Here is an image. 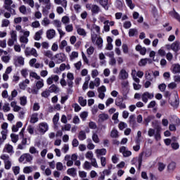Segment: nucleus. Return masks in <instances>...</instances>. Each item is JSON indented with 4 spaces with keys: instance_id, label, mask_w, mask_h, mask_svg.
<instances>
[{
    "instance_id": "f3484780",
    "label": "nucleus",
    "mask_w": 180,
    "mask_h": 180,
    "mask_svg": "<svg viewBox=\"0 0 180 180\" xmlns=\"http://www.w3.org/2000/svg\"><path fill=\"white\" fill-rule=\"evenodd\" d=\"M107 150L105 148H101V149H96L95 150V154L97 157V158H100L103 155H106Z\"/></svg>"
},
{
    "instance_id": "0eeeda50",
    "label": "nucleus",
    "mask_w": 180,
    "mask_h": 180,
    "mask_svg": "<svg viewBox=\"0 0 180 180\" xmlns=\"http://www.w3.org/2000/svg\"><path fill=\"white\" fill-rule=\"evenodd\" d=\"M32 160H33V156H32V155H30V153H25L22 155L19 158L20 162H23L24 161H26L27 162H30Z\"/></svg>"
},
{
    "instance_id": "c03bdc74",
    "label": "nucleus",
    "mask_w": 180,
    "mask_h": 180,
    "mask_svg": "<svg viewBox=\"0 0 180 180\" xmlns=\"http://www.w3.org/2000/svg\"><path fill=\"white\" fill-rule=\"evenodd\" d=\"M20 104L21 106H26L27 105V97L26 96L20 98Z\"/></svg>"
},
{
    "instance_id": "9d476101",
    "label": "nucleus",
    "mask_w": 180,
    "mask_h": 180,
    "mask_svg": "<svg viewBox=\"0 0 180 180\" xmlns=\"http://www.w3.org/2000/svg\"><path fill=\"white\" fill-rule=\"evenodd\" d=\"M49 130V124L46 122H41L39 124V131L44 134Z\"/></svg>"
},
{
    "instance_id": "bb28decb",
    "label": "nucleus",
    "mask_w": 180,
    "mask_h": 180,
    "mask_svg": "<svg viewBox=\"0 0 180 180\" xmlns=\"http://www.w3.org/2000/svg\"><path fill=\"white\" fill-rule=\"evenodd\" d=\"M48 91L51 93L58 94V92H60V88L56 84H52Z\"/></svg>"
},
{
    "instance_id": "72a5a7b5",
    "label": "nucleus",
    "mask_w": 180,
    "mask_h": 180,
    "mask_svg": "<svg viewBox=\"0 0 180 180\" xmlns=\"http://www.w3.org/2000/svg\"><path fill=\"white\" fill-rule=\"evenodd\" d=\"M129 124H131V126H132V127H134L136 126V116L134 115H131L129 116Z\"/></svg>"
},
{
    "instance_id": "7ed1b4c3",
    "label": "nucleus",
    "mask_w": 180,
    "mask_h": 180,
    "mask_svg": "<svg viewBox=\"0 0 180 180\" xmlns=\"http://www.w3.org/2000/svg\"><path fill=\"white\" fill-rule=\"evenodd\" d=\"M86 8L88 11H91L93 15H98L101 12V7L96 4H87Z\"/></svg>"
},
{
    "instance_id": "f8f14e48",
    "label": "nucleus",
    "mask_w": 180,
    "mask_h": 180,
    "mask_svg": "<svg viewBox=\"0 0 180 180\" xmlns=\"http://www.w3.org/2000/svg\"><path fill=\"white\" fill-rule=\"evenodd\" d=\"M115 105L118 106L120 109H126V104L123 103V98L122 97H117L115 99Z\"/></svg>"
},
{
    "instance_id": "a878e982",
    "label": "nucleus",
    "mask_w": 180,
    "mask_h": 180,
    "mask_svg": "<svg viewBox=\"0 0 180 180\" xmlns=\"http://www.w3.org/2000/svg\"><path fill=\"white\" fill-rule=\"evenodd\" d=\"M172 72L173 74H179L180 73V65L179 64H174L172 65L171 68Z\"/></svg>"
},
{
    "instance_id": "69168bd1",
    "label": "nucleus",
    "mask_w": 180,
    "mask_h": 180,
    "mask_svg": "<svg viewBox=\"0 0 180 180\" xmlns=\"http://www.w3.org/2000/svg\"><path fill=\"white\" fill-rule=\"evenodd\" d=\"M85 158L87 160H92L94 158V153L92 151H88L85 154Z\"/></svg>"
},
{
    "instance_id": "473e14b6",
    "label": "nucleus",
    "mask_w": 180,
    "mask_h": 180,
    "mask_svg": "<svg viewBox=\"0 0 180 180\" xmlns=\"http://www.w3.org/2000/svg\"><path fill=\"white\" fill-rule=\"evenodd\" d=\"M39 4H43L46 6V9H51V3L50 0H38Z\"/></svg>"
},
{
    "instance_id": "9b49d317",
    "label": "nucleus",
    "mask_w": 180,
    "mask_h": 180,
    "mask_svg": "<svg viewBox=\"0 0 180 180\" xmlns=\"http://www.w3.org/2000/svg\"><path fill=\"white\" fill-rule=\"evenodd\" d=\"M141 98L143 102H144V103H147V102H148V99H153V98H154V94L146 91L142 94Z\"/></svg>"
},
{
    "instance_id": "8fccbe9b",
    "label": "nucleus",
    "mask_w": 180,
    "mask_h": 180,
    "mask_svg": "<svg viewBox=\"0 0 180 180\" xmlns=\"http://www.w3.org/2000/svg\"><path fill=\"white\" fill-rule=\"evenodd\" d=\"M11 38L13 40H15L18 41V33L15 30H11L10 32Z\"/></svg>"
},
{
    "instance_id": "f704fd0d",
    "label": "nucleus",
    "mask_w": 180,
    "mask_h": 180,
    "mask_svg": "<svg viewBox=\"0 0 180 180\" xmlns=\"http://www.w3.org/2000/svg\"><path fill=\"white\" fill-rule=\"evenodd\" d=\"M96 39V41H95L96 46H98V49H102L103 46V39L101 37H97Z\"/></svg>"
},
{
    "instance_id": "338daca9",
    "label": "nucleus",
    "mask_w": 180,
    "mask_h": 180,
    "mask_svg": "<svg viewBox=\"0 0 180 180\" xmlns=\"http://www.w3.org/2000/svg\"><path fill=\"white\" fill-rule=\"evenodd\" d=\"M24 174H30V172H33V168L30 166L25 167L23 169Z\"/></svg>"
},
{
    "instance_id": "052dcab7",
    "label": "nucleus",
    "mask_w": 180,
    "mask_h": 180,
    "mask_svg": "<svg viewBox=\"0 0 180 180\" xmlns=\"http://www.w3.org/2000/svg\"><path fill=\"white\" fill-rule=\"evenodd\" d=\"M91 165V167H94V168H99V166L98 165V162L96 161V158H94L93 159L90 160Z\"/></svg>"
},
{
    "instance_id": "6ab92c4d",
    "label": "nucleus",
    "mask_w": 180,
    "mask_h": 180,
    "mask_svg": "<svg viewBox=\"0 0 180 180\" xmlns=\"http://www.w3.org/2000/svg\"><path fill=\"white\" fill-rule=\"evenodd\" d=\"M120 79H127L129 78V73L127 72L126 70L122 69L119 73Z\"/></svg>"
},
{
    "instance_id": "7c9ffc66",
    "label": "nucleus",
    "mask_w": 180,
    "mask_h": 180,
    "mask_svg": "<svg viewBox=\"0 0 180 180\" xmlns=\"http://www.w3.org/2000/svg\"><path fill=\"white\" fill-rule=\"evenodd\" d=\"M131 75L132 77V79L135 82H136V84H140V79H139V77L136 76L137 75V71H136V70L134 69L131 70Z\"/></svg>"
},
{
    "instance_id": "e2e57ef3",
    "label": "nucleus",
    "mask_w": 180,
    "mask_h": 180,
    "mask_svg": "<svg viewBox=\"0 0 180 180\" xmlns=\"http://www.w3.org/2000/svg\"><path fill=\"white\" fill-rule=\"evenodd\" d=\"M41 25L42 26H49V25H50V20L49 19V18L45 17L42 21H41Z\"/></svg>"
},
{
    "instance_id": "bf43d9fd",
    "label": "nucleus",
    "mask_w": 180,
    "mask_h": 180,
    "mask_svg": "<svg viewBox=\"0 0 180 180\" xmlns=\"http://www.w3.org/2000/svg\"><path fill=\"white\" fill-rule=\"evenodd\" d=\"M79 53L77 51H72V53L70 55V60L72 61L75 60V58H78Z\"/></svg>"
},
{
    "instance_id": "39448f33",
    "label": "nucleus",
    "mask_w": 180,
    "mask_h": 180,
    "mask_svg": "<svg viewBox=\"0 0 180 180\" xmlns=\"http://www.w3.org/2000/svg\"><path fill=\"white\" fill-rule=\"evenodd\" d=\"M25 54L26 57H30V56H33V57H39L37 51L34 48L27 47L25 50Z\"/></svg>"
},
{
    "instance_id": "e433bc0d",
    "label": "nucleus",
    "mask_w": 180,
    "mask_h": 180,
    "mask_svg": "<svg viewBox=\"0 0 180 180\" xmlns=\"http://www.w3.org/2000/svg\"><path fill=\"white\" fill-rule=\"evenodd\" d=\"M137 34H139V31L137 30V29L136 28L129 29V37L137 36Z\"/></svg>"
},
{
    "instance_id": "423d86ee",
    "label": "nucleus",
    "mask_w": 180,
    "mask_h": 180,
    "mask_svg": "<svg viewBox=\"0 0 180 180\" xmlns=\"http://www.w3.org/2000/svg\"><path fill=\"white\" fill-rule=\"evenodd\" d=\"M53 60L56 64H61V63L65 61V55L61 53H57L53 56Z\"/></svg>"
},
{
    "instance_id": "c756f323",
    "label": "nucleus",
    "mask_w": 180,
    "mask_h": 180,
    "mask_svg": "<svg viewBox=\"0 0 180 180\" xmlns=\"http://www.w3.org/2000/svg\"><path fill=\"white\" fill-rule=\"evenodd\" d=\"M1 134L2 136L0 137V146H2V144H4V143L5 142V140H6V137L8 136L7 131H1Z\"/></svg>"
},
{
    "instance_id": "0e129e2a",
    "label": "nucleus",
    "mask_w": 180,
    "mask_h": 180,
    "mask_svg": "<svg viewBox=\"0 0 180 180\" xmlns=\"http://www.w3.org/2000/svg\"><path fill=\"white\" fill-rule=\"evenodd\" d=\"M92 140L96 144H98L101 141V140L99 139V136H98V134H96V133L93 134V135H92Z\"/></svg>"
},
{
    "instance_id": "4d7b16f0",
    "label": "nucleus",
    "mask_w": 180,
    "mask_h": 180,
    "mask_svg": "<svg viewBox=\"0 0 180 180\" xmlns=\"http://www.w3.org/2000/svg\"><path fill=\"white\" fill-rule=\"evenodd\" d=\"M30 78H34V79H37V81L40 79L41 77H40V75H37L36 72H30Z\"/></svg>"
},
{
    "instance_id": "a19ab883",
    "label": "nucleus",
    "mask_w": 180,
    "mask_h": 180,
    "mask_svg": "<svg viewBox=\"0 0 180 180\" xmlns=\"http://www.w3.org/2000/svg\"><path fill=\"white\" fill-rule=\"evenodd\" d=\"M148 61H150L149 58L141 59L138 63V65H139V67H145V65H147V63H148Z\"/></svg>"
},
{
    "instance_id": "a18cd8bd",
    "label": "nucleus",
    "mask_w": 180,
    "mask_h": 180,
    "mask_svg": "<svg viewBox=\"0 0 180 180\" xmlns=\"http://www.w3.org/2000/svg\"><path fill=\"white\" fill-rule=\"evenodd\" d=\"M11 26V21L6 18L1 20V27H8Z\"/></svg>"
},
{
    "instance_id": "dca6fc26",
    "label": "nucleus",
    "mask_w": 180,
    "mask_h": 180,
    "mask_svg": "<svg viewBox=\"0 0 180 180\" xmlns=\"http://www.w3.org/2000/svg\"><path fill=\"white\" fill-rule=\"evenodd\" d=\"M172 50L174 53H178L180 51V42L179 41H175L171 44Z\"/></svg>"
},
{
    "instance_id": "f03ea898",
    "label": "nucleus",
    "mask_w": 180,
    "mask_h": 180,
    "mask_svg": "<svg viewBox=\"0 0 180 180\" xmlns=\"http://www.w3.org/2000/svg\"><path fill=\"white\" fill-rule=\"evenodd\" d=\"M0 158L4 162L5 169H9L10 168H12V161L11 160L9 155L3 154L0 156Z\"/></svg>"
},
{
    "instance_id": "2eb2a0df",
    "label": "nucleus",
    "mask_w": 180,
    "mask_h": 180,
    "mask_svg": "<svg viewBox=\"0 0 180 180\" xmlns=\"http://www.w3.org/2000/svg\"><path fill=\"white\" fill-rule=\"evenodd\" d=\"M120 153L123 155V157H130L131 155V151L127 150V148L125 146H122L120 148Z\"/></svg>"
},
{
    "instance_id": "09e8293b",
    "label": "nucleus",
    "mask_w": 180,
    "mask_h": 180,
    "mask_svg": "<svg viewBox=\"0 0 180 180\" xmlns=\"http://www.w3.org/2000/svg\"><path fill=\"white\" fill-rule=\"evenodd\" d=\"M25 5H29L30 8H34V0H22Z\"/></svg>"
},
{
    "instance_id": "a211bd4d",
    "label": "nucleus",
    "mask_w": 180,
    "mask_h": 180,
    "mask_svg": "<svg viewBox=\"0 0 180 180\" xmlns=\"http://www.w3.org/2000/svg\"><path fill=\"white\" fill-rule=\"evenodd\" d=\"M3 153H8V154H13V146L11 144H6L3 150Z\"/></svg>"
},
{
    "instance_id": "4c0bfd02",
    "label": "nucleus",
    "mask_w": 180,
    "mask_h": 180,
    "mask_svg": "<svg viewBox=\"0 0 180 180\" xmlns=\"http://www.w3.org/2000/svg\"><path fill=\"white\" fill-rule=\"evenodd\" d=\"M77 34H79V36H83L84 37H85V36H86V31H85V30L84 28L77 27Z\"/></svg>"
},
{
    "instance_id": "680f3d73",
    "label": "nucleus",
    "mask_w": 180,
    "mask_h": 180,
    "mask_svg": "<svg viewBox=\"0 0 180 180\" xmlns=\"http://www.w3.org/2000/svg\"><path fill=\"white\" fill-rule=\"evenodd\" d=\"M11 141H13V143H18L19 140V135L11 134Z\"/></svg>"
},
{
    "instance_id": "f257e3e1",
    "label": "nucleus",
    "mask_w": 180,
    "mask_h": 180,
    "mask_svg": "<svg viewBox=\"0 0 180 180\" xmlns=\"http://www.w3.org/2000/svg\"><path fill=\"white\" fill-rule=\"evenodd\" d=\"M86 28L91 30V39L92 43H95L98 38V34H101V27L96 24H86Z\"/></svg>"
},
{
    "instance_id": "393cba45",
    "label": "nucleus",
    "mask_w": 180,
    "mask_h": 180,
    "mask_svg": "<svg viewBox=\"0 0 180 180\" xmlns=\"http://www.w3.org/2000/svg\"><path fill=\"white\" fill-rule=\"evenodd\" d=\"M54 3L56 5H61V6L65 9L67 8V5L68 4V1H67V0H54Z\"/></svg>"
},
{
    "instance_id": "3c124183",
    "label": "nucleus",
    "mask_w": 180,
    "mask_h": 180,
    "mask_svg": "<svg viewBox=\"0 0 180 180\" xmlns=\"http://www.w3.org/2000/svg\"><path fill=\"white\" fill-rule=\"evenodd\" d=\"M44 56L45 57H47L48 58H50L51 60H53V52L51 51H44Z\"/></svg>"
},
{
    "instance_id": "49530a36",
    "label": "nucleus",
    "mask_w": 180,
    "mask_h": 180,
    "mask_svg": "<svg viewBox=\"0 0 180 180\" xmlns=\"http://www.w3.org/2000/svg\"><path fill=\"white\" fill-rule=\"evenodd\" d=\"M29 153L33 154L34 155H39V150L34 146H31L29 149Z\"/></svg>"
},
{
    "instance_id": "2f4dec72",
    "label": "nucleus",
    "mask_w": 180,
    "mask_h": 180,
    "mask_svg": "<svg viewBox=\"0 0 180 180\" xmlns=\"http://www.w3.org/2000/svg\"><path fill=\"white\" fill-rule=\"evenodd\" d=\"M43 30H39L38 32H37L34 36V39L37 41H39V40L41 39V36H43Z\"/></svg>"
},
{
    "instance_id": "5701e85b",
    "label": "nucleus",
    "mask_w": 180,
    "mask_h": 180,
    "mask_svg": "<svg viewBox=\"0 0 180 180\" xmlns=\"http://www.w3.org/2000/svg\"><path fill=\"white\" fill-rule=\"evenodd\" d=\"M43 86H44V80L43 79L41 78L35 82V88L37 89L38 91L41 89Z\"/></svg>"
},
{
    "instance_id": "c85d7f7f",
    "label": "nucleus",
    "mask_w": 180,
    "mask_h": 180,
    "mask_svg": "<svg viewBox=\"0 0 180 180\" xmlns=\"http://www.w3.org/2000/svg\"><path fill=\"white\" fill-rule=\"evenodd\" d=\"M15 63H18L19 65H25V58L17 56L14 58Z\"/></svg>"
},
{
    "instance_id": "58836bf2",
    "label": "nucleus",
    "mask_w": 180,
    "mask_h": 180,
    "mask_svg": "<svg viewBox=\"0 0 180 180\" xmlns=\"http://www.w3.org/2000/svg\"><path fill=\"white\" fill-rule=\"evenodd\" d=\"M27 91L28 94H32V95H37V94H39V91L36 87H32V88L28 87L27 89Z\"/></svg>"
},
{
    "instance_id": "ddd939ff",
    "label": "nucleus",
    "mask_w": 180,
    "mask_h": 180,
    "mask_svg": "<svg viewBox=\"0 0 180 180\" xmlns=\"http://www.w3.org/2000/svg\"><path fill=\"white\" fill-rule=\"evenodd\" d=\"M67 84L68 86H70V88H72V86H74V74H72V72H68L67 74Z\"/></svg>"
},
{
    "instance_id": "ea45409f",
    "label": "nucleus",
    "mask_w": 180,
    "mask_h": 180,
    "mask_svg": "<svg viewBox=\"0 0 180 180\" xmlns=\"http://www.w3.org/2000/svg\"><path fill=\"white\" fill-rule=\"evenodd\" d=\"M68 175L70 176H75L77 175V169L75 168H70L67 170Z\"/></svg>"
},
{
    "instance_id": "cd10ccee",
    "label": "nucleus",
    "mask_w": 180,
    "mask_h": 180,
    "mask_svg": "<svg viewBox=\"0 0 180 180\" xmlns=\"http://www.w3.org/2000/svg\"><path fill=\"white\" fill-rule=\"evenodd\" d=\"M109 119V115L106 113H102L98 115V122L102 123L103 122H105V120H108Z\"/></svg>"
},
{
    "instance_id": "20e7f679",
    "label": "nucleus",
    "mask_w": 180,
    "mask_h": 180,
    "mask_svg": "<svg viewBox=\"0 0 180 180\" xmlns=\"http://www.w3.org/2000/svg\"><path fill=\"white\" fill-rule=\"evenodd\" d=\"M52 23L53 26L56 27L60 34V37H63V36H65V32H64V31L61 30V27L63 26V24L61 23V21H60V20H54Z\"/></svg>"
},
{
    "instance_id": "de8ad7c7",
    "label": "nucleus",
    "mask_w": 180,
    "mask_h": 180,
    "mask_svg": "<svg viewBox=\"0 0 180 180\" xmlns=\"http://www.w3.org/2000/svg\"><path fill=\"white\" fill-rule=\"evenodd\" d=\"M78 103H79L80 106H86V99L84 98L82 96H79L78 98Z\"/></svg>"
},
{
    "instance_id": "412c9836",
    "label": "nucleus",
    "mask_w": 180,
    "mask_h": 180,
    "mask_svg": "<svg viewBox=\"0 0 180 180\" xmlns=\"http://www.w3.org/2000/svg\"><path fill=\"white\" fill-rule=\"evenodd\" d=\"M27 144V139L23 136L21 143L18 144V150H25Z\"/></svg>"
},
{
    "instance_id": "aec40b11",
    "label": "nucleus",
    "mask_w": 180,
    "mask_h": 180,
    "mask_svg": "<svg viewBox=\"0 0 180 180\" xmlns=\"http://www.w3.org/2000/svg\"><path fill=\"white\" fill-rule=\"evenodd\" d=\"M46 37L49 40L54 39L56 37V30L54 29H51L46 31Z\"/></svg>"
},
{
    "instance_id": "864d4df0",
    "label": "nucleus",
    "mask_w": 180,
    "mask_h": 180,
    "mask_svg": "<svg viewBox=\"0 0 180 180\" xmlns=\"http://www.w3.org/2000/svg\"><path fill=\"white\" fill-rule=\"evenodd\" d=\"M18 96V91L16 89H14L13 91H11V96L8 98V101H13L14 98H16Z\"/></svg>"
},
{
    "instance_id": "1a4fd4ad",
    "label": "nucleus",
    "mask_w": 180,
    "mask_h": 180,
    "mask_svg": "<svg viewBox=\"0 0 180 180\" xmlns=\"http://www.w3.org/2000/svg\"><path fill=\"white\" fill-rule=\"evenodd\" d=\"M97 91L98 94V98L102 100L105 99V92H106V86L103 85L98 87Z\"/></svg>"
},
{
    "instance_id": "13d9d810",
    "label": "nucleus",
    "mask_w": 180,
    "mask_h": 180,
    "mask_svg": "<svg viewBox=\"0 0 180 180\" xmlns=\"http://www.w3.org/2000/svg\"><path fill=\"white\" fill-rule=\"evenodd\" d=\"M83 168H84V169L89 171V169H91L92 165H91V162H89L88 161H85L83 165Z\"/></svg>"
},
{
    "instance_id": "37998d69",
    "label": "nucleus",
    "mask_w": 180,
    "mask_h": 180,
    "mask_svg": "<svg viewBox=\"0 0 180 180\" xmlns=\"http://www.w3.org/2000/svg\"><path fill=\"white\" fill-rule=\"evenodd\" d=\"M78 139L81 141H84V140L86 139V134L85 133L84 131H80L79 132Z\"/></svg>"
},
{
    "instance_id": "b1692460",
    "label": "nucleus",
    "mask_w": 180,
    "mask_h": 180,
    "mask_svg": "<svg viewBox=\"0 0 180 180\" xmlns=\"http://www.w3.org/2000/svg\"><path fill=\"white\" fill-rule=\"evenodd\" d=\"M169 15L174 18V19H176V20H178V22H180L179 13L175 11V8H173L172 11L169 12Z\"/></svg>"
},
{
    "instance_id": "6e6552de",
    "label": "nucleus",
    "mask_w": 180,
    "mask_h": 180,
    "mask_svg": "<svg viewBox=\"0 0 180 180\" xmlns=\"http://www.w3.org/2000/svg\"><path fill=\"white\" fill-rule=\"evenodd\" d=\"M58 79H60V77L57 75H52L46 79L47 85H53V82H58Z\"/></svg>"
},
{
    "instance_id": "c9c22d12",
    "label": "nucleus",
    "mask_w": 180,
    "mask_h": 180,
    "mask_svg": "<svg viewBox=\"0 0 180 180\" xmlns=\"http://www.w3.org/2000/svg\"><path fill=\"white\" fill-rule=\"evenodd\" d=\"M30 122L31 123H37V122H39V114L37 113L32 114Z\"/></svg>"
},
{
    "instance_id": "6e6d98bb",
    "label": "nucleus",
    "mask_w": 180,
    "mask_h": 180,
    "mask_svg": "<svg viewBox=\"0 0 180 180\" xmlns=\"http://www.w3.org/2000/svg\"><path fill=\"white\" fill-rule=\"evenodd\" d=\"M12 171H13L14 175H19V174H20V167L13 166L12 167Z\"/></svg>"
},
{
    "instance_id": "79ce46f5",
    "label": "nucleus",
    "mask_w": 180,
    "mask_h": 180,
    "mask_svg": "<svg viewBox=\"0 0 180 180\" xmlns=\"http://www.w3.org/2000/svg\"><path fill=\"white\" fill-rule=\"evenodd\" d=\"M160 131H161V128H157L156 132L155 134V139L156 141H160V140H161V133Z\"/></svg>"
},
{
    "instance_id": "4468645a",
    "label": "nucleus",
    "mask_w": 180,
    "mask_h": 180,
    "mask_svg": "<svg viewBox=\"0 0 180 180\" xmlns=\"http://www.w3.org/2000/svg\"><path fill=\"white\" fill-rule=\"evenodd\" d=\"M9 8H16L12 0H4V9L9 11Z\"/></svg>"
},
{
    "instance_id": "774afa93",
    "label": "nucleus",
    "mask_w": 180,
    "mask_h": 180,
    "mask_svg": "<svg viewBox=\"0 0 180 180\" xmlns=\"http://www.w3.org/2000/svg\"><path fill=\"white\" fill-rule=\"evenodd\" d=\"M41 96L42 98H49V96H50V91H49V89H46L41 92Z\"/></svg>"
},
{
    "instance_id": "5fc2aeb1",
    "label": "nucleus",
    "mask_w": 180,
    "mask_h": 180,
    "mask_svg": "<svg viewBox=\"0 0 180 180\" xmlns=\"http://www.w3.org/2000/svg\"><path fill=\"white\" fill-rule=\"evenodd\" d=\"M110 137L112 139H117L119 137V131L117 129H113L110 133Z\"/></svg>"
},
{
    "instance_id": "603ef678",
    "label": "nucleus",
    "mask_w": 180,
    "mask_h": 180,
    "mask_svg": "<svg viewBox=\"0 0 180 180\" xmlns=\"http://www.w3.org/2000/svg\"><path fill=\"white\" fill-rule=\"evenodd\" d=\"M170 105H172L173 108H178L179 101H178L176 98H174L173 100H170Z\"/></svg>"
},
{
    "instance_id": "4be33fe9",
    "label": "nucleus",
    "mask_w": 180,
    "mask_h": 180,
    "mask_svg": "<svg viewBox=\"0 0 180 180\" xmlns=\"http://www.w3.org/2000/svg\"><path fill=\"white\" fill-rule=\"evenodd\" d=\"M174 169H176V162L172 161L167 165L168 172H174Z\"/></svg>"
}]
</instances>
